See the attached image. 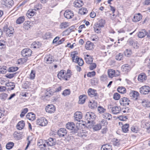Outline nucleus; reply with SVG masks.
<instances>
[{
	"label": "nucleus",
	"instance_id": "f257e3e1",
	"mask_svg": "<svg viewBox=\"0 0 150 150\" xmlns=\"http://www.w3.org/2000/svg\"><path fill=\"white\" fill-rule=\"evenodd\" d=\"M96 117L94 113L91 112H88L85 115V118L86 120L85 123L86 126L88 128H91L93 125V122Z\"/></svg>",
	"mask_w": 150,
	"mask_h": 150
},
{
	"label": "nucleus",
	"instance_id": "f03ea898",
	"mask_svg": "<svg viewBox=\"0 0 150 150\" xmlns=\"http://www.w3.org/2000/svg\"><path fill=\"white\" fill-rule=\"evenodd\" d=\"M77 54V53L76 52L72 53L71 54V57L72 58L73 61L75 63H77L80 66H82L83 64V61L81 58L79 57L76 55Z\"/></svg>",
	"mask_w": 150,
	"mask_h": 150
},
{
	"label": "nucleus",
	"instance_id": "7ed1b4c3",
	"mask_svg": "<svg viewBox=\"0 0 150 150\" xmlns=\"http://www.w3.org/2000/svg\"><path fill=\"white\" fill-rule=\"evenodd\" d=\"M66 127L68 129L71 130V132L73 134L77 133L79 129L77 127H75V124L71 122L67 123L66 124Z\"/></svg>",
	"mask_w": 150,
	"mask_h": 150
},
{
	"label": "nucleus",
	"instance_id": "20e7f679",
	"mask_svg": "<svg viewBox=\"0 0 150 150\" xmlns=\"http://www.w3.org/2000/svg\"><path fill=\"white\" fill-rule=\"evenodd\" d=\"M3 31L5 32L6 34L9 36H11L14 32V29L13 27H7L6 25L4 26L3 28Z\"/></svg>",
	"mask_w": 150,
	"mask_h": 150
},
{
	"label": "nucleus",
	"instance_id": "39448f33",
	"mask_svg": "<svg viewBox=\"0 0 150 150\" xmlns=\"http://www.w3.org/2000/svg\"><path fill=\"white\" fill-rule=\"evenodd\" d=\"M47 120L45 117L38 119L36 120V124L38 125L45 126L47 124Z\"/></svg>",
	"mask_w": 150,
	"mask_h": 150
},
{
	"label": "nucleus",
	"instance_id": "423d86ee",
	"mask_svg": "<svg viewBox=\"0 0 150 150\" xmlns=\"http://www.w3.org/2000/svg\"><path fill=\"white\" fill-rule=\"evenodd\" d=\"M57 76L60 79H63L65 81H68L67 78L66 77V71L64 70H62L57 74Z\"/></svg>",
	"mask_w": 150,
	"mask_h": 150
},
{
	"label": "nucleus",
	"instance_id": "0eeeda50",
	"mask_svg": "<svg viewBox=\"0 0 150 150\" xmlns=\"http://www.w3.org/2000/svg\"><path fill=\"white\" fill-rule=\"evenodd\" d=\"M32 51L29 48L23 49L21 52L22 55L24 57H28L30 56L32 53Z\"/></svg>",
	"mask_w": 150,
	"mask_h": 150
},
{
	"label": "nucleus",
	"instance_id": "6e6552de",
	"mask_svg": "<svg viewBox=\"0 0 150 150\" xmlns=\"http://www.w3.org/2000/svg\"><path fill=\"white\" fill-rule=\"evenodd\" d=\"M150 91V87L148 86H144L140 88V93L143 94H148Z\"/></svg>",
	"mask_w": 150,
	"mask_h": 150
},
{
	"label": "nucleus",
	"instance_id": "1a4fd4ad",
	"mask_svg": "<svg viewBox=\"0 0 150 150\" xmlns=\"http://www.w3.org/2000/svg\"><path fill=\"white\" fill-rule=\"evenodd\" d=\"M88 93L89 96L91 97H95V98H98V95L96 90L90 88L88 90Z\"/></svg>",
	"mask_w": 150,
	"mask_h": 150
},
{
	"label": "nucleus",
	"instance_id": "9d476101",
	"mask_svg": "<svg viewBox=\"0 0 150 150\" xmlns=\"http://www.w3.org/2000/svg\"><path fill=\"white\" fill-rule=\"evenodd\" d=\"M55 107L52 104L48 105L45 108L46 112L49 113H54L55 110Z\"/></svg>",
	"mask_w": 150,
	"mask_h": 150
},
{
	"label": "nucleus",
	"instance_id": "9b49d317",
	"mask_svg": "<svg viewBox=\"0 0 150 150\" xmlns=\"http://www.w3.org/2000/svg\"><path fill=\"white\" fill-rule=\"evenodd\" d=\"M111 110L113 114L116 115L120 112L121 111V108L120 106H115L111 108Z\"/></svg>",
	"mask_w": 150,
	"mask_h": 150
},
{
	"label": "nucleus",
	"instance_id": "f8f14e48",
	"mask_svg": "<svg viewBox=\"0 0 150 150\" xmlns=\"http://www.w3.org/2000/svg\"><path fill=\"white\" fill-rule=\"evenodd\" d=\"M45 62L47 64H51L54 61V58L50 54L47 55L44 59Z\"/></svg>",
	"mask_w": 150,
	"mask_h": 150
},
{
	"label": "nucleus",
	"instance_id": "ddd939ff",
	"mask_svg": "<svg viewBox=\"0 0 150 150\" xmlns=\"http://www.w3.org/2000/svg\"><path fill=\"white\" fill-rule=\"evenodd\" d=\"M130 101L128 98L126 97H123L120 99V105L124 106L128 105L129 104V102Z\"/></svg>",
	"mask_w": 150,
	"mask_h": 150
},
{
	"label": "nucleus",
	"instance_id": "4468645a",
	"mask_svg": "<svg viewBox=\"0 0 150 150\" xmlns=\"http://www.w3.org/2000/svg\"><path fill=\"white\" fill-rule=\"evenodd\" d=\"M146 79L147 76L145 73H141L138 76V81L140 82L145 81Z\"/></svg>",
	"mask_w": 150,
	"mask_h": 150
},
{
	"label": "nucleus",
	"instance_id": "2eb2a0df",
	"mask_svg": "<svg viewBox=\"0 0 150 150\" xmlns=\"http://www.w3.org/2000/svg\"><path fill=\"white\" fill-rule=\"evenodd\" d=\"M3 2L4 5L8 8H11L14 4L13 0H3Z\"/></svg>",
	"mask_w": 150,
	"mask_h": 150
},
{
	"label": "nucleus",
	"instance_id": "dca6fc26",
	"mask_svg": "<svg viewBox=\"0 0 150 150\" xmlns=\"http://www.w3.org/2000/svg\"><path fill=\"white\" fill-rule=\"evenodd\" d=\"M139 95V93L137 92L134 91H131L129 93V96L131 97L132 98L135 100L137 99Z\"/></svg>",
	"mask_w": 150,
	"mask_h": 150
},
{
	"label": "nucleus",
	"instance_id": "f3484780",
	"mask_svg": "<svg viewBox=\"0 0 150 150\" xmlns=\"http://www.w3.org/2000/svg\"><path fill=\"white\" fill-rule=\"evenodd\" d=\"M74 13L71 11L66 10L64 13V16L65 18L70 19L72 18L74 16Z\"/></svg>",
	"mask_w": 150,
	"mask_h": 150
},
{
	"label": "nucleus",
	"instance_id": "a211bd4d",
	"mask_svg": "<svg viewBox=\"0 0 150 150\" xmlns=\"http://www.w3.org/2000/svg\"><path fill=\"white\" fill-rule=\"evenodd\" d=\"M44 141L49 146H53L56 144L55 139L51 138H49L47 140H44Z\"/></svg>",
	"mask_w": 150,
	"mask_h": 150
},
{
	"label": "nucleus",
	"instance_id": "6ab92c4d",
	"mask_svg": "<svg viewBox=\"0 0 150 150\" xmlns=\"http://www.w3.org/2000/svg\"><path fill=\"white\" fill-rule=\"evenodd\" d=\"M142 18V15L139 13L135 14L132 18V21L134 22H137L140 21Z\"/></svg>",
	"mask_w": 150,
	"mask_h": 150
},
{
	"label": "nucleus",
	"instance_id": "aec40b11",
	"mask_svg": "<svg viewBox=\"0 0 150 150\" xmlns=\"http://www.w3.org/2000/svg\"><path fill=\"white\" fill-rule=\"evenodd\" d=\"M67 132L65 128H61L58 131V134L59 137H63L66 135Z\"/></svg>",
	"mask_w": 150,
	"mask_h": 150
},
{
	"label": "nucleus",
	"instance_id": "412c9836",
	"mask_svg": "<svg viewBox=\"0 0 150 150\" xmlns=\"http://www.w3.org/2000/svg\"><path fill=\"white\" fill-rule=\"evenodd\" d=\"M82 114L80 112H76L74 114V120L79 121L82 118Z\"/></svg>",
	"mask_w": 150,
	"mask_h": 150
},
{
	"label": "nucleus",
	"instance_id": "4be33fe9",
	"mask_svg": "<svg viewBox=\"0 0 150 150\" xmlns=\"http://www.w3.org/2000/svg\"><path fill=\"white\" fill-rule=\"evenodd\" d=\"M26 117L29 120L33 121L35 119V115L32 112L28 113L26 115Z\"/></svg>",
	"mask_w": 150,
	"mask_h": 150
},
{
	"label": "nucleus",
	"instance_id": "5701e85b",
	"mask_svg": "<svg viewBox=\"0 0 150 150\" xmlns=\"http://www.w3.org/2000/svg\"><path fill=\"white\" fill-rule=\"evenodd\" d=\"M121 69L123 71H124L125 72L129 71L131 69L130 66L127 64L123 65Z\"/></svg>",
	"mask_w": 150,
	"mask_h": 150
},
{
	"label": "nucleus",
	"instance_id": "b1692460",
	"mask_svg": "<svg viewBox=\"0 0 150 150\" xmlns=\"http://www.w3.org/2000/svg\"><path fill=\"white\" fill-rule=\"evenodd\" d=\"M74 4L75 7L79 8L83 5V3L82 0H76L74 1Z\"/></svg>",
	"mask_w": 150,
	"mask_h": 150
},
{
	"label": "nucleus",
	"instance_id": "393cba45",
	"mask_svg": "<svg viewBox=\"0 0 150 150\" xmlns=\"http://www.w3.org/2000/svg\"><path fill=\"white\" fill-rule=\"evenodd\" d=\"M94 46L93 44L89 41H88L85 45V48L88 50H92Z\"/></svg>",
	"mask_w": 150,
	"mask_h": 150
},
{
	"label": "nucleus",
	"instance_id": "a878e982",
	"mask_svg": "<svg viewBox=\"0 0 150 150\" xmlns=\"http://www.w3.org/2000/svg\"><path fill=\"white\" fill-rule=\"evenodd\" d=\"M46 91V92H45V98L46 97L48 96L49 97L50 96H51L53 95L54 92V91L52 89H51L50 88L47 89Z\"/></svg>",
	"mask_w": 150,
	"mask_h": 150
},
{
	"label": "nucleus",
	"instance_id": "bb28decb",
	"mask_svg": "<svg viewBox=\"0 0 150 150\" xmlns=\"http://www.w3.org/2000/svg\"><path fill=\"white\" fill-rule=\"evenodd\" d=\"M98 24L95 23L93 25V28L95 32L97 33L101 32V27L98 25Z\"/></svg>",
	"mask_w": 150,
	"mask_h": 150
},
{
	"label": "nucleus",
	"instance_id": "cd10ccee",
	"mask_svg": "<svg viewBox=\"0 0 150 150\" xmlns=\"http://www.w3.org/2000/svg\"><path fill=\"white\" fill-rule=\"evenodd\" d=\"M25 122L24 121L22 120L19 122L17 125V129L19 130L23 129L25 126Z\"/></svg>",
	"mask_w": 150,
	"mask_h": 150
},
{
	"label": "nucleus",
	"instance_id": "c85d7f7f",
	"mask_svg": "<svg viewBox=\"0 0 150 150\" xmlns=\"http://www.w3.org/2000/svg\"><path fill=\"white\" fill-rule=\"evenodd\" d=\"M147 34V32L145 30H143L141 31H139L138 33V37L140 38H142L145 37Z\"/></svg>",
	"mask_w": 150,
	"mask_h": 150
},
{
	"label": "nucleus",
	"instance_id": "c756f323",
	"mask_svg": "<svg viewBox=\"0 0 150 150\" xmlns=\"http://www.w3.org/2000/svg\"><path fill=\"white\" fill-rule=\"evenodd\" d=\"M141 103L142 105L145 107H150V102L147 100L143 99Z\"/></svg>",
	"mask_w": 150,
	"mask_h": 150
},
{
	"label": "nucleus",
	"instance_id": "7c9ffc66",
	"mask_svg": "<svg viewBox=\"0 0 150 150\" xmlns=\"http://www.w3.org/2000/svg\"><path fill=\"white\" fill-rule=\"evenodd\" d=\"M6 85L7 86L9 87L8 88V90L9 91L13 90L15 86L14 83L11 82L7 83Z\"/></svg>",
	"mask_w": 150,
	"mask_h": 150
},
{
	"label": "nucleus",
	"instance_id": "2f4dec72",
	"mask_svg": "<svg viewBox=\"0 0 150 150\" xmlns=\"http://www.w3.org/2000/svg\"><path fill=\"white\" fill-rule=\"evenodd\" d=\"M35 12L33 9H30L27 12L26 16L29 18H31V16H33Z\"/></svg>",
	"mask_w": 150,
	"mask_h": 150
},
{
	"label": "nucleus",
	"instance_id": "473e14b6",
	"mask_svg": "<svg viewBox=\"0 0 150 150\" xmlns=\"http://www.w3.org/2000/svg\"><path fill=\"white\" fill-rule=\"evenodd\" d=\"M86 96L85 95H82L80 96L79 97V103L80 104H83L85 101L86 99Z\"/></svg>",
	"mask_w": 150,
	"mask_h": 150
},
{
	"label": "nucleus",
	"instance_id": "72a5a7b5",
	"mask_svg": "<svg viewBox=\"0 0 150 150\" xmlns=\"http://www.w3.org/2000/svg\"><path fill=\"white\" fill-rule=\"evenodd\" d=\"M129 125L128 124H125L123 125L122 127V130L124 132L126 133L128 131Z\"/></svg>",
	"mask_w": 150,
	"mask_h": 150
},
{
	"label": "nucleus",
	"instance_id": "f704fd0d",
	"mask_svg": "<svg viewBox=\"0 0 150 150\" xmlns=\"http://www.w3.org/2000/svg\"><path fill=\"white\" fill-rule=\"evenodd\" d=\"M101 150H112V148L111 146L106 144L102 146Z\"/></svg>",
	"mask_w": 150,
	"mask_h": 150
},
{
	"label": "nucleus",
	"instance_id": "c9c22d12",
	"mask_svg": "<svg viewBox=\"0 0 150 150\" xmlns=\"http://www.w3.org/2000/svg\"><path fill=\"white\" fill-rule=\"evenodd\" d=\"M97 24L103 28L104 27L105 24V21L103 19H100L99 20L98 22L96 23Z\"/></svg>",
	"mask_w": 150,
	"mask_h": 150
},
{
	"label": "nucleus",
	"instance_id": "e433bc0d",
	"mask_svg": "<svg viewBox=\"0 0 150 150\" xmlns=\"http://www.w3.org/2000/svg\"><path fill=\"white\" fill-rule=\"evenodd\" d=\"M13 136L15 139L19 140L22 138V134L20 133L15 132L13 134Z\"/></svg>",
	"mask_w": 150,
	"mask_h": 150
},
{
	"label": "nucleus",
	"instance_id": "4c0bfd02",
	"mask_svg": "<svg viewBox=\"0 0 150 150\" xmlns=\"http://www.w3.org/2000/svg\"><path fill=\"white\" fill-rule=\"evenodd\" d=\"M30 24V22L29 21L25 22L23 24V28L25 30H28L31 27Z\"/></svg>",
	"mask_w": 150,
	"mask_h": 150
},
{
	"label": "nucleus",
	"instance_id": "58836bf2",
	"mask_svg": "<svg viewBox=\"0 0 150 150\" xmlns=\"http://www.w3.org/2000/svg\"><path fill=\"white\" fill-rule=\"evenodd\" d=\"M103 118L105 119H108L109 120L112 118V115L108 113H104L103 115Z\"/></svg>",
	"mask_w": 150,
	"mask_h": 150
},
{
	"label": "nucleus",
	"instance_id": "ea45409f",
	"mask_svg": "<svg viewBox=\"0 0 150 150\" xmlns=\"http://www.w3.org/2000/svg\"><path fill=\"white\" fill-rule=\"evenodd\" d=\"M108 73L109 77L112 78L115 76V71L113 69H109L108 71Z\"/></svg>",
	"mask_w": 150,
	"mask_h": 150
},
{
	"label": "nucleus",
	"instance_id": "a19ab883",
	"mask_svg": "<svg viewBox=\"0 0 150 150\" xmlns=\"http://www.w3.org/2000/svg\"><path fill=\"white\" fill-rule=\"evenodd\" d=\"M7 67L4 66H0V73L5 74L7 71Z\"/></svg>",
	"mask_w": 150,
	"mask_h": 150
},
{
	"label": "nucleus",
	"instance_id": "79ce46f5",
	"mask_svg": "<svg viewBox=\"0 0 150 150\" xmlns=\"http://www.w3.org/2000/svg\"><path fill=\"white\" fill-rule=\"evenodd\" d=\"M117 91L119 93H125L126 92L125 88L122 86L119 87L117 88Z\"/></svg>",
	"mask_w": 150,
	"mask_h": 150
},
{
	"label": "nucleus",
	"instance_id": "37998d69",
	"mask_svg": "<svg viewBox=\"0 0 150 150\" xmlns=\"http://www.w3.org/2000/svg\"><path fill=\"white\" fill-rule=\"evenodd\" d=\"M88 11L86 8L82 7L79 9V13L81 15H84Z\"/></svg>",
	"mask_w": 150,
	"mask_h": 150
},
{
	"label": "nucleus",
	"instance_id": "c03bdc74",
	"mask_svg": "<svg viewBox=\"0 0 150 150\" xmlns=\"http://www.w3.org/2000/svg\"><path fill=\"white\" fill-rule=\"evenodd\" d=\"M33 47L35 48H39L41 45V44L39 42H34L33 43Z\"/></svg>",
	"mask_w": 150,
	"mask_h": 150
},
{
	"label": "nucleus",
	"instance_id": "a18cd8bd",
	"mask_svg": "<svg viewBox=\"0 0 150 150\" xmlns=\"http://www.w3.org/2000/svg\"><path fill=\"white\" fill-rule=\"evenodd\" d=\"M52 35L50 32H48L45 33L43 37L44 39H48L52 38Z\"/></svg>",
	"mask_w": 150,
	"mask_h": 150
},
{
	"label": "nucleus",
	"instance_id": "49530a36",
	"mask_svg": "<svg viewBox=\"0 0 150 150\" xmlns=\"http://www.w3.org/2000/svg\"><path fill=\"white\" fill-rule=\"evenodd\" d=\"M25 20V17L24 16H21L19 17L16 21V23L17 24H20L23 23Z\"/></svg>",
	"mask_w": 150,
	"mask_h": 150
},
{
	"label": "nucleus",
	"instance_id": "de8ad7c7",
	"mask_svg": "<svg viewBox=\"0 0 150 150\" xmlns=\"http://www.w3.org/2000/svg\"><path fill=\"white\" fill-rule=\"evenodd\" d=\"M124 53L126 56L129 57L132 53V50H130L126 49Z\"/></svg>",
	"mask_w": 150,
	"mask_h": 150
},
{
	"label": "nucleus",
	"instance_id": "09e8293b",
	"mask_svg": "<svg viewBox=\"0 0 150 150\" xmlns=\"http://www.w3.org/2000/svg\"><path fill=\"white\" fill-rule=\"evenodd\" d=\"M113 144L115 146H118L120 143L119 139H114L112 141Z\"/></svg>",
	"mask_w": 150,
	"mask_h": 150
},
{
	"label": "nucleus",
	"instance_id": "8fccbe9b",
	"mask_svg": "<svg viewBox=\"0 0 150 150\" xmlns=\"http://www.w3.org/2000/svg\"><path fill=\"white\" fill-rule=\"evenodd\" d=\"M85 59L86 62L88 64H91L93 61V59L91 57H89V58L85 57Z\"/></svg>",
	"mask_w": 150,
	"mask_h": 150
},
{
	"label": "nucleus",
	"instance_id": "3c124183",
	"mask_svg": "<svg viewBox=\"0 0 150 150\" xmlns=\"http://www.w3.org/2000/svg\"><path fill=\"white\" fill-rule=\"evenodd\" d=\"M95 124V123H94V122H93V125H94V124ZM93 128V129L96 130V131H97L100 130V129L101 128V126L99 124H97V125H95L94 126V125H93V127H92Z\"/></svg>",
	"mask_w": 150,
	"mask_h": 150
},
{
	"label": "nucleus",
	"instance_id": "603ef678",
	"mask_svg": "<svg viewBox=\"0 0 150 150\" xmlns=\"http://www.w3.org/2000/svg\"><path fill=\"white\" fill-rule=\"evenodd\" d=\"M14 145V144L13 142H9L6 144V148L8 149H10L13 147Z\"/></svg>",
	"mask_w": 150,
	"mask_h": 150
},
{
	"label": "nucleus",
	"instance_id": "864d4df0",
	"mask_svg": "<svg viewBox=\"0 0 150 150\" xmlns=\"http://www.w3.org/2000/svg\"><path fill=\"white\" fill-rule=\"evenodd\" d=\"M97 103L94 101L93 103L90 102L88 105L89 107L91 109H93L96 108L97 106Z\"/></svg>",
	"mask_w": 150,
	"mask_h": 150
},
{
	"label": "nucleus",
	"instance_id": "5fc2aeb1",
	"mask_svg": "<svg viewBox=\"0 0 150 150\" xmlns=\"http://www.w3.org/2000/svg\"><path fill=\"white\" fill-rule=\"evenodd\" d=\"M68 26V23L66 22H64L61 23L60 25V28H67Z\"/></svg>",
	"mask_w": 150,
	"mask_h": 150
},
{
	"label": "nucleus",
	"instance_id": "6e6d98bb",
	"mask_svg": "<svg viewBox=\"0 0 150 150\" xmlns=\"http://www.w3.org/2000/svg\"><path fill=\"white\" fill-rule=\"evenodd\" d=\"M70 91L69 89L64 90L62 93V95L64 96L69 95L70 93Z\"/></svg>",
	"mask_w": 150,
	"mask_h": 150
},
{
	"label": "nucleus",
	"instance_id": "4d7b16f0",
	"mask_svg": "<svg viewBox=\"0 0 150 150\" xmlns=\"http://www.w3.org/2000/svg\"><path fill=\"white\" fill-rule=\"evenodd\" d=\"M18 69V68L16 67H9L8 69L9 72H13L16 71Z\"/></svg>",
	"mask_w": 150,
	"mask_h": 150
},
{
	"label": "nucleus",
	"instance_id": "13d9d810",
	"mask_svg": "<svg viewBox=\"0 0 150 150\" xmlns=\"http://www.w3.org/2000/svg\"><path fill=\"white\" fill-rule=\"evenodd\" d=\"M27 60V58H21L18 59V63L19 64H23Z\"/></svg>",
	"mask_w": 150,
	"mask_h": 150
},
{
	"label": "nucleus",
	"instance_id": "bf43d9fd",
	"mask_svg": "<svg viewBox=\"0 0 150 150\" xmlns=\"http://www.w3.org/2000/svg\"><path fill=\"white\" fill-rule=\"evenodd\" d=\"M98 110L100 113H104L106 111V109L101 106H99L98 108Z\"/></svg>",
	"mask_w": 150,
	"mask_h": 150
},
{
	"label": "nucleus",
	"instance_id": "052dcab7",
	"mask_svg": "<svg viewBox=\"0 0 150 150\" xmlns=\"http://www.w3.org/2000/svg\"><path fill=\"white\" fill-rule=\"evenodd\" d=\"M131 130L132 132L136 133L137 132L139 129L137 126H133L131 128Z\"/></svg>",
	"mask_w": 150,
	"mask_h": 150
},
{
	"label": "nucleus",
	"instance_id": "680f3d73",
	"mask_svg": "<svg viewBox=\"0 0 150 150\" xmlns=\"http://www.w3.org/2000/svg\"><path fill=\"white\" fill-rule=\"evenodd\" d=\"M28 109L27 108H25L22 111L20 114V117H23L25 114L28 112Z\"/></svg>",
	"mask_w": 150,
	"mask_h": 150
},
{
	"label": "nucleus",
	"instance_id": "e2e57ef3",
	"mask_svg": "<svg viewBox=\"0 0 150 150\" xmlns=\"http://www.w3.org/2000/svg\"><path fill=\"white\" fill-rule=\"evenodd\" d=\"M120 94L117 93H115L113 95V98L115 100H118L120 98Z\"/></svg>",
	"mask_w": 150,
	"mask_h": 150
},
{
	"label": "nucleus",
	"instance_id": "0e129e2a",
	"mask_svg": "<svg viewBox=\"0 0 150 150\" xmlns=\"http://www.w3.org/2000/svg\"><path fill=\"white\" fill-rule=\"evenodd\" d=\"M99 124L102 126H104L107 125L108 124V122L105 120H102L99 123Z\"/></svg>",
	"mask_w": 150,
	"mask_h": 150
},
{
	"label": "nucleus",
	"instance_id": "69168bd1",
	"mask_svg": "<svg viewBox=\"0 0 150 150\" xmlns=\"http://www.w3.org/2000/svg\"><path fill=\"white\" fill-rule=\"evenodd\" d=\"M15 74V73L12 74L8 73L6 75V77L7 78L11 79L14 76Z\"/></svg>",
	"mask_w": 150,
	"mask_h": 150
},
{
	"label": "nucleus",
	"instance_id": "338daca9",
	"mask_svg": "<svg viewBox=\"0 0 150 150\" xmlns=\"http://www.w3.org/2000/svg\"><path fill=\"white\" fill-rule=\"evenodd\" d=\"M35 70H32L30 74V78L31 79H33L35 77Z\"/></svg>",
	"mask_w": 150,
	"mask_h": 150
},
{
	"label": "nucleus",
	"instance_id": "774afa93",
	"mask_svg": "<svg viewBox=\"0 0 150 150\" xmlns=\"http://www.w3.org/2000/svg\"><path fill=\"white\" fill-rule=\"evenodd\" d=\"M123 55L122 53H119L116 56V59L119 61L123 59Z\"/></svg>",
	"mask_w": 150,
	"mask_h": 150
}]
</instances>
